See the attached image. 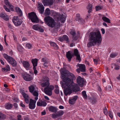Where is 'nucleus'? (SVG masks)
<instances>
[{"mask_svg": "<svg viewBox=\"0 0 120 120\" xmlns=\"http://www.w3.org/2000/svg\"><path fill=\"white\" fill-rule=\"evenodd\" d=\"M102 40L101 34L99 30L91 32L89 34V42L87 44V47L89 48L96 45L99 46L101 44Z\"/></svg>", "mask_w": 120, "mask_h": 120, "instance_id": "obj_1", "label": "nucleus"}, {"mask_svg": "<svg viewBox=\"0 0 120 120\" xmlns=\"http://www.w3.org/2000/svg\"><path fill=\"white\" fill-rule=\"evenodd\" d=\"M69 83L66 82V84H62L61 86L64 89V93L65 96L70 95L73 92H76L80 90V87L76 84L74 83L70 79H68Z\"/></svg>", "mask_w": 120, "mask_h": 120, "instance_id": "obj_2", "label": "nucleus"}, {"mask_svg": "<svg viewBox=\"0 0 120 120\" xmlns=\"http://www.w3.org/2000/svg\"><path fill=\"white\" fill-rule=\"evenodd\" d=\"M61 74V78L63 79L64 83L62 84L65 85L66 82L68 83L69 82L68 79H70L71 80H73L75 79V75L68 71L65 69H62L60 70Z\"/></svg>", "mask_w": 120, "mask_h": 120, "instance_id": "obj_3", "label": "nucleus"}, {"mask_svg": "<svg viewBox=\"0 0 120 120\" xmlns=\"http://www.w3.org/2000/svg\"><path fill=\"white\" fill-rule=\"evenodd\" d=\"M44 83L41 84V86L42 87L47 86L44 89V91L45 93L49 96H51L52 94V91L54 88V87L52 85H50L49 82V79L48 77H45L43 79Z\"/></svg>", "mask_w": 120, "mask_h": 120, "instance_id": "obj_4", "label": "nucleus"}, {"mask_svg": "<svg viewBox=\"0 0 120 120\" xmlns=\"http://www.w3.org/2000/svg\"><path fill=\"white\" fill-rule=\"evenodd\" d=\"M44 20L47 24L51 27L52 28L56 25V23L54 19L49 16L45 17Z\"/></svg>", "mask_w": 120, "mask_h": 120, "instance_id": "obj_5", "label": "nucleus"}, {"mask_svg": "<svg viewBox=\"0 0 120 120\" xmlns=\"http://www.w3.org/2000/svg\"><path fill=\"white\" fill-rule=\"evenodd\" d=\"M3 56L4 58L12 65L15 67L16 66L17 63L16 61L12 57L9 56L6 54H3Z\"/></svg>", "mask_w": 120, "mask_h": 120, "instance_id": "obj_6", "label": "nucleus"}, {"mask_svg": "<svg viewBox=\"0 0 120 120\" xmlns=\"http://www.w3.org/2000/svg\"><path fill=\"white\" fill-rule=\"evenodd\" d=\"M38 91L37 87H35L33 85L30 86V93H31L35 97V99L36 100H38Z\"/></svg>", "mask_w": 120, "mask_h": 120, "instance_id": "obj_7", "label": "nucleus"}, {"mask_svg": "<svg viewBox=\"0 0 120 120\" xmlns=\"http://www.w3.org/2000/svg\"><path fill=\"white\" fill-rule=\"evenodd\" d=\"M30 20L33 22L38 23L39 22L36 14L34 12H30Z\"/></svg>", "mask_w": 120, "mask_h": 120, "instance_id": "obj_8", "label": "nucleus"}, {"mask_svg": "<svg viewBox=\"0 0 120 120\" xmlns=\"http://www.w3.org/2000/svg\"><path fill=\"white\" fill-rule=\"evenodd\" d=\"M38 60L37 59H32L31 60V62L33 66V69L34 71V73L36 75L38 73V71L36 70V67L38 64Z\"/></svg>", "mask_w": 120, "mask_h": 120, "instance_id": "obj_9", "label": "nucleus"}, {"mask_svg": "<svg viewBox=\"0 0 120 120\" xmlns=\"http://www.w3.org/2000/svg\"><path fill=\"white\" fill-rule=\"evenodd\" d=\"M76 80L77 82L78 85L81 87H82L83 86L85 81L83 78L79 76L78 77Z\"/></svg>", "mask_w": 120, "mask_h": 120, "instance_id": "obj_10", "label": "nucleus"}, {"mask_svg": "<svg viewBox=\"0 0 120 120\" xmlns=\"http://www.w3.org/2000/svg\"><path fill=\"white\" fill-rule=\"evenodd\" d=\"M74 53L73 54L74 56H76V59L78 60L80 62L81 60L80 56L79 54V52L77 49H75L74 51Z\"/></svg>", "mask_w": 120, "mask_h": 120, "instance_id": "obj_11", "label": "nucleus"}, {"mask_svg": "<svg viewBox=\"0 0 120 120\" xmlns=\"http://www.w3.org/2000/svg\"><path fill=\"white\" fill-rule=\"evenodd\" d=\"M73 56V54L70 51H68L66 54V57L69 62L71 61V60Z\"/></svg>", "mask_w": 120, "mask_h": 120, "instance_id": "obj_12", "label": "nucleus"}, {"mask_svg": "<svg viewBox=\"0 0 120 120\" xmlns=\"http://www.w3.org/2000/svg\"><path fill=\"white\" fill-rule=\"evenodd\" d=\"M70 33L71 35L72 36V38L75 41L77 40L78 37L76 35L75 31L74 30H71Z\"/></svg>", "mask_w": 120, "mask_h": 120, "instance_id": "obj_13", "label": "nucleus"}, {"mask_svg": "<svg viewBox=\"0 0 120 120\" xmlns=\"http://www.w3.org/2000/svg\"><path fill=\"white\" fill-rule=\"evenodd\" d=\"M78 98V96H75L73 97L72 98L69 99V103L71 105L74 104Z\"/></svg>", "mask_w": 120, "mask_h": 120, "instance_id": "obj_14", "label": "nucleus"}, {"mask_svg": "<svg viewBox=\"0 0 120 120\" xmlns=\"http://www.w3.org/2000/svg\"><path fill=\"white\" fill-rule=\"evenodd\" d=\"M37 100L35 99L34 100L30 98V109H33L35 108V104Z\"/></svg>", "mask_w": 120, "mask_h": 120, "instance_id": "obj_15", "label": "nucleus"}, {"mask_svg": "<svg viewBox=\"0 0 120 120\" xmlns=\"http://www.w3.org/2000/svg\"><path fill=\"white\" fill-rule=\"evenodd\" d=\"M54 18L57 21L60 20L61 15L60 13H55L53 14Z\"/></svg>", "mask_w": 120, "mask_h": 120, "instance_id": "obj_16", "label": "nucleus"}, {"mask_svg": "<svg viewBox=\"0 0 120 120\" xmlns=\"http://www.w3.org/2000/svg\"><path fill=\"white\" fill-rule=\"evenodd\" d=\"M77 66L79 67V69L82 72H85L86 71L85 66L84 64H78Z\"/></svg>", "mask_w": 120, "mask_h": 120, "instance_id": "obj_17", "label": "nucleus"}, {"mask_svg": "<svg viewBox=\"0 0 120 120\" xmlns=\"http://www.w3.org/2000/svg\"><path fill=\"white\" fill-rule=\"evenodd\" d=\"M38 5L39 12L41 14H42L44 11V7L43 5L41 3H39Z\"/></svg>", "mask_w": 120, "mask_h": 120, "instance_id": "obj_18", "label": "nucleus"}, {"mask_svg": "<svg viewBox=\"0 0 120 120\" xmlns=\"http://www.w3.org/2000/svg\"><path fill=\"white\" fill-rule=\"evenodd\" d=\"M80 15L79 14H76V20L80 23H84V21L83 19L80 17Z\"/></svg>", "mask_w": 120, "mask_h": 120, "instance_id": "obj_19", "label": "nucleus"}, {"mask_svg": "<svg viewBox=\"0 0 120 120\" xmlns=\"http://www.w3.org/2000/svg\"><path fill=\"white\" fill-rule=\"evenodd\" d=\"M23 67L27 70L29 69L30 64L29 63L26 61H23L22 62Z\"/></svg>", "mask_w": 120, "mask_h": 120, "instance_id": "obj_20", "label": "nucleus"}, {"mask_svg": "<svg viewBox=\"0 0 120 120\" xmlns=\"http://www.w3.org/2000/svg\"><path fill=\"white\" fill-rule=\"evenodd\" d=\"M49 111L53 112H56L57 111V109L56 107L53 106H50L49 107Z\"/></svg>", "mask_w": 120, "mask_h": 120, "instance_id": "obj_21", "label": "nucleus"}, {"mask_svg": "<svg viewBox=\"0 0 120 120\" xmlns=\"http://www.w3.org/2000/svg\"><path fill=\"white\" fill-rule=\"evenodd\" d=\"M41 62L44 63L43 65L45 67H47V64L48 63L49 61L46 57L43 58L42 59Z\"/></svg>", "mask_w": 120, "mask_h": 120, "instance_id": "obj_22", "label": "nucleus"}, {"mask_svg": "<svg viewBox=\"0 0 120 120\" xmlns=\"http://www.w3.org/2000/svg\"><path fill=\"white\" fill-rule=\"evenodd\" d=\"M53 4V0H48L46 2L44 3L45 6H51Z\"/></svg>", "mask_w": 120, "mask_h": 120, "instance_id": "obj_23", "label": "nucleus"}, {"mask_svg": "<svg viewBox=\"0 0 120 120\" xmlns=\"http://www.w3.org/2000/svg\"><path fill=\"white\" fill-rule=\"evenodd\" d=\"M15 10L16 11L18 14L19 16L20 17H21L22 15V11L18 7H16Z\"/></svg>", "mask_w": 120, "mask_h": 120, "instance_id": "obj_24", "label": "nucleus"}, {"mask_svg": "<svg viewBox=\"0 0 120 120\" xmlns=\"http://www.w3.org/2000/svg\"><path fill=\"white\" fill-rule=\"evenodd\" d=\"M25 102L27 103L28 104L29 108L30 109V102L29 100L28 99V98H29V96L27 95L26 96H25Z\"/></svg>", "mask_w": 120, "mask_h": 120, "instance_id": "obj_25", "label": "nucleus"}, {"mask_svg": "<svg viewBox=\"0 0 120 120\" xmlns=\"http://www.w3.org/2000/svg\"><path fill=\"white\" fill-rule=\"evenodd\" d=\"M66 19V17L64 15L62 14L60 15V20H61V22L62 23H64Z\"/></svg>", "mask_w": 120, "mask_h": 120, "instance_id": "obj_26", "label": "nucleus"}, {"mask_svg": "<svg viewBox=\"0 0 120 120\" xmlns=\"http://www.w3.org/2000/svg\"><path fill=\"white\" fill-rule=\"evenodd\" d=\"M23 77L25 80L27 81H30V75H23Z\"/></svg>", "mask_w": 120, "mask_h": 120, "instance_id": "obj_27", "label": "nucleus"}, {"mask_svg": "<svg viewBox=\"0 0 120 120\" xmlns=\"http://www.w3.org/2000/svg\"><path fill=\"white\" fill-rule=\"evenodd\" d=\"M90 102L92 104H94L96 103L97 102V100L96 98L92 97L90 98Z\"/></svg>", "mask_w": 120, "mask_h": 120, "instance_id": "obj_28", "label": "nucleus"}, {"mask_svg": "<svg viewBox=\"0 0 120 120\" xmlns=\"http://www.w3.org/2000/svg\"><path fill=\"white\" fill-rule=\"evenodd\" d=\"M13 23L15 25L18 26L20 25L22 23V22L19 20L16 21H14Z\"/></svg>", "mask_w": 120, "mask_h": 120, "instance_id": "obj_29", "label": "nucleus"}, {"mask_svg": "<svg viewBox=\"0 0 120 120\" xmlns=\"http://www.w3.org/2000/svg\"><path fill=\"white\" fill-rule=\"evenodd\" d=\"M87 9H88V12L89 13H90L93 9L92 5L90 4H89L87 6Z\"/></svg>", "mask_w": 120, "mask_h": 120, "instance_id": "obj_30", "label": "nucleus"}, {"mask_svg": "<svg viewBox=\"0 0 120 120\" xmlns=\"http://www.w3.org/2000/svg\"><path fill=\"white\" fill-rule=\"evenodd\" d=\"M12 107V104L7 103L5 107V108L8 109H11Z\"/></svg>", "mask_w": 120, "mask_h": 120, "instance_id": "obj_31", "label": "nucleus"}, {"mask_svg": "<svg viewBox=\"0 0 120 120\" xmlns=\"http://www.w3.org/2000/svg\"><path fill=\"white\" fill-rule=\"evenodd\" d=\"M102 19L105 22H107L109 23H110V20L105 17L103 16L102 17Z\"/></svg>", "mask_w": 120, "mask_h": 120, "instance_id": "obj_32", "label": "nucleus"}, {"mask_svg": "<svg viewBox=\"0 0 120 120\" xmlns=\"http://www.w3.org/2000/svg\"><path fill=\"white\" fill-rule=\"evenodd\" d=\"M2 70L3 71L7 72L9 71L10 70V68L8 65H7L6 67V68H2Z\"/></svg>", "mask_w": 120, "mask_h": 120, "instance_id": "obj_33", "label": "nucleus"}, {"mask_svg": "<svg viewBox=\"0 0 120 120\" xmlns=\"http://www.w3.org/2000/svg\"><path fill=\"white\" fill-rule=\"evenodd\" d=\"M50 44L51 45L54 47L55 49H58L59 48L58 46L55 43L52 42H50Z\"/></svg>", "mask_w": 120, "mask_h": 120, "instance_id": "obj_34", "label": "nucleus"}, {"mask_svg": "<svg viewBox=\"0 0 120 120\" xmlns=\"http://www.w3.org/2000/svg\"><path fill=\"white\" fill-rule=\"evenodd\" d=\"M63 40L66 41L67 42H69V38L66 35H64L63 36Z\"/></svg>", "mask_w": 120, "mask_h": 120, "instance_id": "obj_35", "label": "nucleus"}, {"mask_svg": "<svg viewBox=\"0 0 120 120\" xmlns=\"http://www.w3.org/2000/svg\"><path fill=\"white\" fill-rule=\"evenodd\" d=\"M40 26L38 25H34L32 26L33 29L35 30H38L40 27Z\"/></svg>", "mask_w": 120, "mask_h": 120, "instance_id": "obj_36", "label": "nucleus"}, {"mask_svg": "<svg viewBox=\"0 0 120 120\" xmlns=\"http://www.w3.org/2000/svg\"><path fill=\"white\" fill-rule=\"evenodd\" d=\"M0 16L6 21H7L8 20V18L7 17L5 16V15L1 13L0 15Z\"/></svg>", "mask_w": 120, "mask_h": 120, "instance_id": "obj_37", "label": "nucleus"}, {"mask_svg": "<svg viewBox=\"0 0 120 120\" xmlns=\"http://www.w3.org/2000/svg\"><path fill=\"white\" fill-rule=\"evenodd\" d=\"M20 92L22 94L24 98H25V96L27 95L24 92V90L22 89H20Z\"/></svg>", "mask_w": 120, "mask_h": 120, "instance_id": "obj_38", "label": "nucleus"}, {"mask_svg": "<svg viewBox=\"0 0 120 120\" xmlns=\"http://www.w3.org/2000/svg\"><path fill=\"white\" fill-rule=\"evenodd\" d=\"M6 118L5 116L2 113L0 112V120H3Z\"/></svg>", "mask_w": 120, "mask_h": 120, "instance_id": "obj_39", "label": "nucleus"}, {"mask_svg": "<svg viewBox=\"0 0 120 120\" xmlns=\"http://www.w3.org/2000/svg\"><path fill=\"white\" fill-rule=\"evenodd\" d=\"M45 14L46 15H49L50 14V11L49 9L47 8H46L45 11Z\"/></svg>", "mask_w": 120, "mask_h": 120, "instance_id": "obj_40", "label": "nucleus"}, {"mask_svg": "<svg viewBox=\"0 0 120 120\" xmlns=\"http://www.w3.org/2000/svg\"><path fill=\"white\" fill-rule=\"evenodd\" d=\"M82 95L84 98L85 99L87 98V95L86 93V91L84 90L82 93Z\"/></svg>", "mask_w": 120, "mask_h": 120, "instance_id": "obj_41", "label": "nucleus"}, {"mask_svg": "<svg viewBox=\"0 0 120 120\" xmlns=\"http://www.w3.org/2000/svg\"><path fill=\"white\" fill-rule=\"evenodd\" d=\"M118 55V53L117 52L111 54L110 55V57L111 58H114L116 57Z\"/></svg>", "mask_w": 120, "mask_h": 120, "instance_id": "obj_42", "label": "nucleus"}, {"mask_svg": "<svg viewBox=\"0 0 120 120\" xmlns=\"http://www.w3.org/2000/svg\"><path fill=\"white\" fill-rule=\"evenodd\" d=\"M64 113V111L62 110H60L59 111H58L57 112L59 117L63 115Z\"/></svg>", "mask_w": 120, "mask_h": 120, "instance_id": "obj_43", "label": "nucleus"}, {"mask_svg": "<svg viewBox=\"0 0 120 120\" xmlns=\"http://www.w3.org/2000/svg\"><path fill=\"white\" fill-rule=\"evenodd\" d=\"M52 117L53 118L55 119L59 117L57 113H53L52 115Z\"/></svg>", "mask_w": 120, "mask_h": 120, "instance_id": "obj_44", "label": "nucleus"}, {"mask_svg": "<svg viewBox=\"0 0 120 120\" xmlns=\"http://www.w3.org/2000/svg\"><path fill=\"white\" fill-rule=\"evenodd\" d=\"M103 8V7L102 6H98L95 7V9L96 11H98L100 10L101 9Z\"/></svg>", "mask_w": 120, "mask_h": 120, "instance_id": "obj_45", "label": "nucleus"}, {"mask_svg": "<svg viewBox=\"0 0 120 120\" xmlns=\"http://www.w3.org/2000/svg\"><path fill=\"white\" fill-rule=\"evenodd\" d=\"M112 65H114L115 67L114 68L115 70H118L120 69V67L117 64H112Z\"/></svg>", "mask_w": 120, "mask_h": 120, "instance_id": "obj_46", "label": "nucleus"}, {"mask_svg": "<svg viewBox=\"0 0 120 120\" xmlns=\"http://www.w3.org/2000/svg\"><path fill=\"white\" fill-rule=\"evenodd\" d=\"M4 7L5 10L7 12H10V9L7 8V6L6 5H4Z\"/></svg>", "mask_w": 120, "mask_h": 120, "instance_id": "obj_47", "label": "nucleus"}, {"mask_svg": "<svg viewBox=\"0 0 120 120\" xmlns=\"http://www.w3.org/2000/svg\"><path fill=\"white\" fill-rule=\"evenodd\" d=\"M8 6L9 7L11 11H14V9L13 8V6L11 4H9Z\"/></svg>", "mask_w": 120, "mask_h": 120, "instance_id": "obj_48", "label": "nucleus"}, {"mask_svg": "<svg viewBox=\"0 0 120 120\" xmlns=\"http://www.w3.org/2000/svg\"><path fill=\"white\" fill-rule=\"evenodd\" d=\"M12 99L14 102H19V99L17 98H12Z\"/></svg>", "mask_w": 120, "mask_h": 120, "instance_id": "obj_49", "label": "nucleus"}, {"mask_svg": "<svg viewBox=\"0 0 120 120\" xmlns=\"http://www.w3.org/2000/svg\"><path fill=\"white\" fill-rule=\"evenodd\" d=\"M103 112L104 114L106 115L107 114V110L106 108L105 107L103 110Z\"/></svg>", "mask_w": 120, "mask_h": 120, "instance_id": "obj_50", "label": "nucleus"}, {"mask_svg": "<svg viewBox=\"0 0 120 120\" xmlns=\"http://www.w3.org/2000/svg\"><path fill=\"white\" fill-rule=\"evenodd\" d=\"M4 3L7 5H8L9 6V4H10L9 2L8 1V0H4Z\"/></svg>", "mask_w": 120, "mask_h": 120, "instance_id": "obj_51", "label": "nucleus"}, {"mask_svg": "<svg viewBox=\"0 0 120 120\" xmlns=\"http://www.w3.org/2000/svg\"><path fill=\"white\" fill-rule=\"evenodd\" d=\"M38 31H39L40 32L43 33L44 31V29L40 26L39 29Z\"/></svg>", "mask_w": 120, "mask_h": 120, "instance_id": "obj_52", "label": "nucleus"}, {"mask_svg": "<svg viewBox=\"0 0 120 120\" xmlns=\"http://www.w3.org/2000/svg\"><path fill=\"white\" fill-rule=\"evenodd\" d=\"M109 115L111 119H112L113 118V116L112 112H111L110 111V112L109 114Z\"/></svg>", "mask_w": 120, "mask_h": 120, "instance_id": "obj_53", "label": "nucleus"}, {"mask_svg": "<svg viewBox=\"0 0 120 120\" xmlns=\"http://www.w3.org/2000/svg\"><path fill=\"white\" fill-rule=\"evenodd\" d=\"M19 19V17L18 16L16 17H14L13 19V22L14 21H17V20Z\"/></svg>", "mask_w": 120, "mask_h": 120, "instance_id": "obj_54", "label": "nucleus"}, {"mask_svg": "<svg viewBox=\"0 0 120 120\" xmlns=\"http://www.w3.org/2000/svg\"><path fill=\"white\" fill-rule=\"evenodd\" d=\"M41 104H42V106H45L47 105V103L45 102L42 101L41 102Z\"/></svg>", "mask_w": 120, "mask_h": 120, "instance_id": "obj_55", "label": "nucleus"}, {"mask_svg": "<svg viewBox=\"0 0 120 120\" xmlns=\"http://www.w3.org/2000/svg\"><path fill=\"white\" fill-rule=\"evenodd\" d=\"M55 93L56 94H58L59 93V90L58 89H55L54 90Z\"/></svg>", "mask_w": 120, "mask_h": 120, "instance_id": "obj_56", "label": "nucleus"}, {"mask_svg": "<svg viewBox=\"0 0 120 120\" xmlns=\"http://www.w3.org/2000/svg\"><path fill=\"white\" fill-rule=\"evenodd\" d=\"M18 120H22L21 118V115L20 114H18L17 116Z\"/></svg>", "mask_w": 120, "mask_h": 120, "instance_id": "obj_57", "label": "nucleus"}, {"mask_svg": "<svg viewBox=\"0 0 120 120\" xmlns=\"http://www.w3.org/2000/svg\"><path fill=\"white\" fill-rule=\"evenodd\" d=\"M37 105L38 106H42V104H41V103L39 101H38L37 103Z\"/></svg>", "mask_w": 120, "mask_h": 120, "instance_id": "obj_58", "label": "nucleus"}, {"mask_svg": "<svg viewBox=\"0 0 120 120\" xmlns=\"http://www.w3.org/2000/svg\"><path fill=\"white\" fill-rule=\"evenodd\" d=\"M26 47L28 48L29 49L30 48V44L27 43L26 45Z\"/></svg>", "mask_w": 120, "mask_h": 120, "instance_id": "obj_59", "label": "nucleus"}, {"mask_svg": "<svg viewBox=\"0 0 120 120\" xmlns=\"http://www.w3.org/2000/svg\"><path fill=\"white\" fill-rule=\"evenodd\" d=\"M20 106L23 108H24L25 107V105L22 103V102H21L20 104Z\"/></svg>", "mask_w": 120, "mask_h": 120, "instance_id": "obj_60", "label": "nucleus"}, {"mask_svg": "<svg viewBox=\"0 0 120 120\" xmlns=\"http://www.w3.org/2000/svg\"><path fill=\"white\" fill-rule=\"evenodd\" d=\"M13 105L14 106L15 108L16 109L17 108L18 106L17 103H14L13 104Z\"/></svg>", "mask_w": 120, "mask_h": 120, "instance_id": "obj_61", "label": "nucleus"}, {"mask_svg": "<svg viewBox=\"0 0 120 120\" xmlns=\"http://www.w3.org/2000/svg\"><path fill=\"white\" fill-rule=\"evenodd\" d=\"M101 31L102 32V34H104L105 33V31L104 29L103 28H102L101 29Z\"/></svg>", "mask_w": 120, "mask_h": 120, "instance_id": "obj_62", "label": "nucleus"}, {"mask_svg": "<svg viewBox=\"0 0 120 120\" xmlns=\"http://www.w3.org/2000/svg\"><path fill=\"white\" fill-rule=\"evenodd\" d=\"M58 40L61 42H62L64 41L63 38L62 37H60L59 38Z\"/></svg>", "mask_w": 120, "mask_h": 120, "instance_id": "obj_63", "label": "nucleus"}, {"mask_svg": "<svg viewBox=\"0 0 120 120\" xmlns=\"http://www.w3.org/2000/svg\"><path fill=\"white\" fill-rule=\"evenodd\" d=\"M108 90L109 91H110L112 90L111 87L110 86H108Z\"/></svg>", "mask_w": 120, "mask_h": 120, "instance_id": "obj_64", "label": "nucleus"}]
</instances>
